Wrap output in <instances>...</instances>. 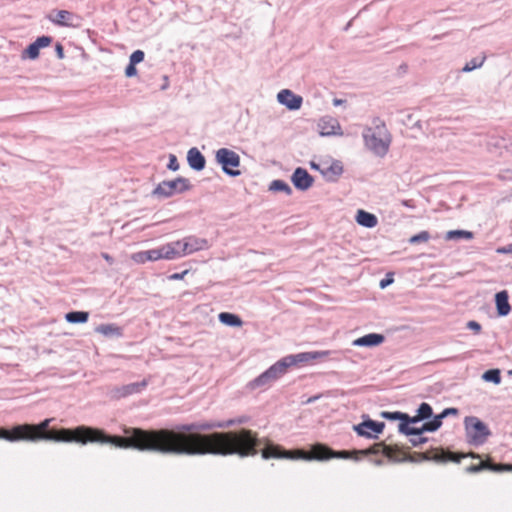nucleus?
I'll return each instance as SVG.
<instances>
[{
  "label": "nucleus",
  "mask_w": 512,
  "mask_h": 512,
  "mask_svg": "<svg viewBox=\"0 0 512 512\" xmlns=\"http://www.w3.org/2000/svg\"><path fill=\"white\" fill-rule=\"evenodd\" d=\"M497 253L499 254H512V244L500 247L497 249Z\"/></svg>",
  "instance_id": "54"
},
{
  "label": "nucleus",
  "mask_w": 512,
  "mask_h": 512,
  "mask_svg": "<svg viewBox=\"0 0 512 512\" xmlns=\"http://www.w3.org/2000/svg\"><path fill=\"white\" fill-rule=\"evenodd\" d=\"M188 273L187 270L180 272V273H173L170 276H168V279L170 280H182L184 276Z\"/></svg>",
  "instance_id": "53"
},
{
  "label": "nucleus",
  "mask_w": 512,
  "mask_h": 512,
  "mask_svg": "<svg viewBox=\"0 0 512 512\" xmlns=\"http://www.w3.org/2000/svg\"><path fill=\"white\" fill-rule=\"evenodd\" d=\"M187 162L191 169L195 171H202L206 165V159L200 150L192 147L187 152Z\"/></svg>",
  "instance_id": "19"
},
{
  "label": "nucleus",
  "mask_w": 512,
  "mask_h": 512,
  "mask_svg": "<svg viewBox=\"0 0 512 512\" xmlns=\"http://www.w3.org/2000/svg\"><path fill=\"white\" fill-rule=\"evenodd\" d=\"M355 220L360 226H363L365 228H374L378 223L376 215L367 212L363 209H359L357 211Z\"/></svg>",
  "instance_id": "24"
},
{
  "label": "nucleus",
  "mask_w": 512,
  "mask_h": 512,
  "mask_svg": "<svg viewBox=\"0 0 512 512\" xmlns=\"http://www.w3.org/2000/svg\"><path fill=\"white\" fill-rule=\"evenodd\" d=\"M481 378L485 382H490L495 385H499L502 381L501 370L498 368L488 369L482 374Z\"/></svg>",
  "instance_id": "31"
},
{
  "label": "nucleus",
  "mask_w": 512,
  "mask_h": 512,
  "mask_svg": "<svg viewBox=\"0 0 512 512\" xmlns=\"http://www.w3.org/2000/svg\"><path fill=\"white\" fill-rule=\"evenodd\" d=\"M430 239V233L428 231H421L418 234L413 235L409 239L410 244H419L427 242Z\"/></svg>",
  "instance_id": "38"
},
{
  "label": "nucleus",
  "mask_w": 512,
  "mask_h": 512,
  "mask_svg": "<svg viewBox=\"0 0 512 512\" xmlns=\"http://www.w3.org/2000/svg\"><path fill=\"white\" fill-rule=\"evenodd\" d=\"M218 319L220 323L229 327H240L243 324V321L240 318V316L230 312H221L218 315Z\"/></svg>",
  "instance_id": "29"
},
{
  "label": "nucleus",
  "mask_w": 512,
  "mask_h": 512,
  "mask_svg": "<svg viewBox=\"0 0 512 512\" xmlns=\"http://www.w3.org/2000/svg\"><path fill=\"white\" fill-rule=\"evenodd\" d=\"M159 260H175L183 257V253L180 250V241H173L157 247Z\"/></svg>",
  "instance_id": "16"
},
{
  "label": "nucleus",
  "mask_w": 512,
  "mask_h": 512,
  "mask_svg": "<svg viewBox=\"0 0 512 512\" xmlns=\"http://www.w3.org/2000/svg\"><path fill=\"white\" fill-rule=\"evenodd\" d=\"M320 173L328 182H336L339 176L343 173V165L340 161L335 160L329 166L320 170Z\"/></svg>",
  "instance_id": "22"
},
{
  "label": "nucleus",
  "mask_w": 512,
  "mask_h": 512,
  "mask_svg": "<svg viewBox=\"0 0 512 512\" xmlns=\"http://www.w3.org/2000/svg\"><path fill=\"white\" fill-rule=\"evenodd\" d=\"M364 146L377 157H384L392 143V135L380 117H373L371 125L363 128Z\"/></svg>",
  "instance_id": "5"
},
{
  "label": "nucleus",
  "mask_w": 512,
  "mask_h": 512,
  "mask_svg": "<svg viewBox=\"0 0 512 512\" xmlns=\"http://www.w3.org/2000/svg\"><path fill=\"white\" fill-rule=\"evenodd\" d=\"M400 68H402V70H405V68H407L406 65H400Z\"/></svg>",
  "instance_id": "62"
},
{
  "label": "nucleus",
  "mask_w": 512,
  "mask_h": 512,
  "mask_svg": "<svg viewBox=\"0 0 512 512\" xmlns=\"http://www.w3.org/2000/svg\"><path fill=\"white\" fill-rule=\"evenodd\" d=\"M360 452L357 450H339L335 451L323 443H316L311 446L308 454L295 456L291 451L286 450L283 446L268 442L264 448L261 449V456L263 459H303L307 461H327L333 458L359 461L358 456Z\"/></svg>",
  "instance_id": "3"
},
{
  "label": "nucleus",
  "mask_w": 512,
  "mask_h": 512,
  "mask_svg": "<svg viewBox=\"0 0 512 512\" xmlns=\"http://www.w3.org/2000/svg\"><path fill=\"white\" fill-rule=\"evenodd\" d=\"M148 385L147 380L133 382L122 386H116L111 390V395L114 398L120 399L133 394L141 393Z\"/></svg>",
  "instance_id": "10"
},
{
  "label": "nucleus",
  "mask_w": 512,
  "mask_h": 512,
  "mask_svg": "<svg viewBox=\"0 0 512 512\" xmlns=\"http://www.w3.org/2000/svg\"><path fill=\"white\" fill-rule=\"evenodd\" d=\"M443 420L438 415H433L430 419L425 420L421 427L418 429V435H422L425 432H435L442 426Z\"/></svg>",
  "instance_id": "26"
},
{
  "label": "nucleus",
  "mask_w": 512,
  "mask_h": 512,
  "mask_svg": "<svg viewBox=\"0 0 512 512\" xmlns=\"http://www.w3.org/2000/svg\"><path fill=\"white\" fill-rule=\"evenodd\" d=\"M53 418H47L38 424H18L25 427L19 435L26 439L20 441L38 442V441H54V442H76L82 445L87 443L111 444L118 448L119 443H123V436L110 435L103 429L80 425L75 428H60L56 431H48Z\"/></svg>",
  "instance_id": "2"
},
{
  "label": "nucleus",
  "mask_w": 512,
  "mask_h": 512,
  "mask_svg": "<svg viewBox=\"0 0 512 512\" xmlns=\"http://www.w3.org/2000/svg\"><path fill=\"white\" fill-rule=\"evenodd\" d=\"M95 332L108 338L123 336V329L116 324H100L95 328Z\"/></svg>",
  "instance_id": "25"
},
{
  "label": "nucleus",
  "mask_w": 512,
  "mask_h": 512,
  "mask_svg": "<svg viewBox=\"0 0 512 512\" xmlns=\"http://www.w3.org/2000/svg\"><path fill=\"white\" fill-rule=\"evenodd\" d=\"M393 282H394L393 274L392 273H388V274H386L385 278H383L380 281L379 286H380L381 289H385L386 287L391 285Z\"/></svg>",
  "instance_id": "47"
},
{
  "label": "nucleus",
  "mask_w": 512,
  "mask_h": 512,
  "mask_svg": "<svg viewBox=\"0 0 512 512\" xmlns=\"http://www.w3.org/2000/svg\"><path fill=\"white\" fill-rule=\"evenodd\" d=\"M180 168L179 162L177 160V157L174 154L169 155V161L167 164V169L175 172L178 171Z\"/></svg>",
  "instance_id": "42"
},
{
  "label": "nucleus",
  "mask_w": 512,
  "mask_h": 512,
  "mask_svg": "<svg viewBox=\"0 0 512 512\" xmlns=\"http://www.w3.org/2000/svg\"><path fill=\"white\" fill-rule=\"evenodd\" d=\"M510 148H511V150H512V138H511V142H510Z\"/></svg>",
  "instance_id": "64"
},
{
  "label": "nucleus",
  "mask_w": 512,
  "mask_h": 512,
  "mask_svg": "<svg viewBox=\"0 0 512 512\" xmlns=\"http://www.w3.org/2000/svg\"><path fill=\"white\" fill-rule=\"evenodd\" d=\"M291 182L299 191H307L314 183L313 176L303 167H297L292 175Z\"/></svg>",
  "instance_id": "11"
},
{
  "label": "nucleus",
  "mask_w": 512,
  "mask_h": 512,
  "mask_svg": "<svg viewBox=\"0 0 512 512\" xmlns=\"http://www.w3.org/2000/svg\"><path fill=\"white\" fill-rule=\"evenodd\" d=\"M458 409L457 408H454V407H449V408H445L442 410V412L439 414V416L441 417V419L443 420L444 418L450 416V415H457L458 414Z\"/></svg>",
  "instance_id": "50"
},
{
  "label": "nucleus",
  "mask_w": 512,
  "mask_h": 512,
  "mask_svg": "<svg viewBox=\"0 0 512 512\" xmlns=\"http://www.w3.org/2000/svg\"><path fill=\"white\" fill-rule=\"evenodd\" d=\"M443 420L438 415H433L430 419L425 420L421 427L418 429V435H422L425 432H435L442 426Z\"/></svg>",
  "instance_id": "28"
},
{
  "label": "nucleus",
  "mask_w": 512,
  "mask_h": 512,
  "mask_svg": "<svg viewBox=\"0 0 512 512\" xmlns=\"http://www.w3.org/2000/svg\"><path fill=\"white\" fill-rule=\"evenodd\" d=\"M55 13V17H51L50 20L58 26L78 27L80 25L81 18L73 12L67 10H57Z\"/></svg>",
  "instance_id": "15"
},
{
  "label": "nucleus",
  "mask_w": 512,
  "mask_h": 512,
  "mask_svg": "<svg viewBox=\"0 0 512 512\" xmlns=\"http://www.w3.org/2000/svg\"><path fill=\"white\" fill-rule=\"evenodd\" d=\"M402 204L405 206V207H408V208H414L415 205L413 203L412 200H403L402 201Z\"/></svg>",
  "instance_id": "59"
},
{
  "label": "nucleus",
  "mask_w": 512,
  "mask_h": 512,
  "mask_svg": "<svg viewBox=\"0 0 512 512\" xmlns=\"http://www.w3.org/2000/svg\"><path fill=\"white\" fill-rule=\"evenodd\" d=\"M146 257L148 261H157L159 260L158 250L157 248L146 250Z\"/></svg>",
  "instance_id": "51"
},
{
  "label": "nucleus",
  "mask_w": 512,
  "mask_h": 512,
  "mask_svg": "<svg viewBox=\"0 0 512 512\" xmlns=\"http://www.w3.org/2000/svg\"><path fill=\"white\" fill-rule=\"evenodd\" d=\"M320 397H321L320 395L312 396V397H310V398L307 400V403H313V402H315L316 400H318Z\"/></svg>",
  "instance_id": "60"
},
{
  "label": "nucleus",
  "mask_w": 512,
  "mask_h": 512,
  "mask_svg": "<svg viewBox=\"0 0 512 512\" xmlns=\"http://www.w3.org/2000/svg\"><path fill=\"white\" fill-rule=\"evenodd\" d=\"M331 354V351H310L302 352L298 354L287 355L276 363L271 365L267 370L261 373L259 376L251 380L247 384V388L255 390L258 388L267 389L276 380L282 377L292 366H296L300 363H308L317 360H324Z\"/></svg>",
  "instance_id": "4"
},
{
  "label": "nucleus",
  "mask_w": 512,
  "mask_h": 512,
  "mask_svg": "<svg viewBox=\"0 0 512 512\" xmlns=\"http://www.w3.org/2000/svg\"><path fill=\"white\" fill-rule=\"evenodd\" d=\"M53 41V37L48 35H42L37 37L34 43L37 45V48L42 49L48 47Z\"/></svg>",
  "instance_id": "40"
},
{
  "label": "nucleus",
  "mask_w": 512,
  "mask_h": 512,
  "mask_svg": "<svg viewBox=\"0 0 512 512\" xmlns=\"http://www.w3.org/2000/svg\"><path fill=\"white\" fill-rule=\"evenodd\" d=\"M132 260L138 264H144L148 262L145 251H139L132 254Z\"/></svg>",
  "instance_id": "43"
},
{
  "label": "nucleus",
  "mask_w": 512,
  "mask_h": 512,
  "mask_svg": "<svg viewBox=\"0 0 512 512\" xmlns=\"http://www.w3.org/2000/svg\"><path fill=\"white\" fill-rule=\"evenodd\" d=\"M180 241V250L183 256L192 254L194 252L207 249L209 247L208 240L196 236H188Z\"/></svg>",
  "instance_id": "12"
},
{
  "label": "nucleus",
  "mask_w": 512,
  "mask_h": 512,
  "mask_svg": "<svg viewBox=\"0 0 512 512\" xmlns=\"http://www.w3.org/2000/svg\"><path fill=\"white\" fill-rule=\"evenodd\" d=\"M416 414L422 421H425V420L430 419L433 416V409L429 403L422 402L418 406V408L416 410Z\"/></svg>",
  "instance_id": "34"
},
{
  "label": "nucleus",
  "mask_w": 512,
  "mask_h": 512,
  "mask_svg": "<svg viewBox=\"0 0 512 512\" xmlns=\"http://www.w3.org/2000/svg\"><path fill=\"white\" fill-rule=\"evenodd\" d=\"M269 190L272 192H283L288 196L293 192L289 184L281 179L273 180L269 185Z\"/></svg>",
  "instance_id": "32"
},
{
  "label": "nucleus",
  "mask_w": 512,
  "mask_h": 512,
  "mask_svg": "<svg viewBox=\"0 0 512 512\" xmlns=\"http://www.w3.org/2000/svg\"><path fill=\"white\" fill-rule=\"evenodd\" d=\"M394 450L395 449L393 447L386 445L385 443L382 442V443L374 444L373 446H370L369 448L359 451V452L363 455H378L381 453L384 456L388 457V459L393 462L404 461V459H399V458L392 456V452Z\"/></svg>",
  "instance_id": "17"
},
{
  "label": "nucleus",
  "mask_w": 512,
  "mask_h": 512,
  "mask_svg": "<svg viewBox=\"0 0 512 512\" xmlns=\"http://www.w3.org/2000/svg\"><path fill=\"white\" fill-rule=\"evenodd\" d=\"M369 461L374 464L375 466H383L385 464V461L381 458L378 459H369Z\"/></svg>",
  "instance_id": "56"
},
{
  "label": "nucleus",
  "mask_w": 512,
  "mask_h": 512,
  "mask_svg": "<svg viewBox=\"0 0 512 512\" xmlns=\"http://www.w3.org/2000/svg\"><path fill=\"white\" fill-rule=\"evenodd\" d=\"M192 189L189 179L179 176L173 180H164L160 182L151 192V196L157 200L171 198L178 194H183Z\"/></svg>",
  "instance_id": "6"
},
{
  "label": "nucleus",
  "mask_w": 512,
  "mask_h": 512,
  "mask_svg": "<svg viewBox=\"0 0 512 512\" xmlns=\"http://www.w3.org/2000/svg\"><path fill=\"white\" fill-rule=\"evenodd\" d=\"M385 340L384 335L379 333H369L362 337L355 339L352 343L353 346L358 347H376L382 344Z\"/></svg>",
  "instance_id": "21"
},
{
  "label": "nucleus",
  "mask_w": 512,
  "mask_h": 512,
  "mask_svg": "<svg viewBox=\"0 0 512 512\" xmlns=\"http://www.w3.org/2000/svg\"><path fill=\"white\" fill-rule=\"evenodd\" d=\"M466 328L478 334L481 332L482 326L479 322L475 320H470L466 324Z\"/></svg>",
  "instance_id": "44"
},
{
  "label": "nucleus",
  "mask_w": 512,
  "mask_h": 512,
  "mask_svg": "<svg viewBox=\"0 0 512 512\" xmlns=\"http://www.w3.org/2000/svg\"><path fill=\"white\" fill-rule=\"evenodd\" d=\"M501 472H512V464L511 463H502Z\"/></svg>",
  "instance_id": "55"
},
{
  "label": "nucleus",
  "mask_w": 512,
  "mask_h": 512,
  "mask_svg": "<svg viewBox=\"0 0 512 512\" xmlns=\"http://www.w3.org/2000/svg\"><path fill=\"white\" fill-rule=\"evenodd\" d=\"M443 420L438 415H433L430 419L425 420L421 427L418 429V435H422L425 432H435L442 426Z\"/></svg>",
  "instance_id": "27"
},
{
  "label": "nucleus",
  "mask_w": 512,
  "mask_h": 512,
  "mask_svg": "<svg viewBox=\"0 0 512 512\" xmlns=\"http://www.w3.org/2000/svg\"><path fill=\"white\" fill-rule=\"evenodd\" d=\"M485 470H489L496 473H501L502 463L484 462Z\"/></svg>",
  "instance_id": "45"
},
{
  "label": "nucleus",
  "mask_w": 512,
  "mask_h": 512,
  "mask_svg": "<svg viewBox=\"0 0 512 512\" xmlns=\"http://www.w3.org/2000/svg\"><path fill=\"white\" fill-rule=\"evenodd\" d=\"M422 421L418 415L410 416L404 412L402 423L398 424V432L405 436L418 435L419 427H413L412 424H416Z\"/></svg>",
  "instance_id": "18"
},
{
  "label": "nucleus",
  "mask_w": 512,
  "mask_h": 512,
  "mask_svg": "<svg viewBox=\"0 0 512 512\" xmlns=\"http://www.w3.org/2000/svg\"><path fill=\"white\" fill-rule=\"evenodd\" d=\"M417 438H411L410 443L413 447H420L422 444H425L428 442V437H424L422 435H417Z\"/></svg>",
  "instance_id": "48"
},
{
  "label": "nucleus",
  "mask_w": 512,
  "mask_h": 512,
  "mask_svg": "<svg viewBox=\"0 0 512 512\" xmlns=\"http://www.w3.org/2000/svg\"><path fill=\"white\" fill-rule=\"evenodd\" d=\"M384 428V422L375 421L370 418H367L354 426V430L359 436L369 439L377 438V435L382 433Z\"/></svg>",
  "instance_id": "9"
},
{
  "label": "nucleus",
  "mask_w": 512,
  "mask_h": 512,
  "mask_svg": "<svg viewBox=\"0 0 512 512\" xmlns=\"http://www.w3.org/2000/svg\"><path fill=\"white\" fill-rule=\"evenodd\" d=\"M221 428L220 421H203L178 424L172 428L143 429L124 426L123 443L118 448L154 452L163 455L204 456L238 455L253 456L269 440L260 439L249 429L229 432L203 433Z\"/></svg>",
  "instance_id": "1"
},
{
  "label": "nucleus",
  "mask_w": 512,
  "mask_h": 512,
  "mask_svg": "<svg viewBox=\"0 0 512 512\" xmlns=\"http://www.w3.org/2000/svg\"><path fill=\"white\" fill-rule=\"evenodd\" d=\"M310 167H311V169L319 171V172H320V170H323V168L321 167L320 164H317L313 161L310 163Z\"/></svg>",
  "instance_id": "58"
},
{
  "label": "nucleus",
  "mask_w": 512,
  "mask_h": 512,
  "mask_svg": "<svg viewBox=\"0 0 512 512\" xmlns=\"http://www.w3.org/2000/svg\"><path fill=\"white\" fill-rule=\"evenodd\" d=\"M495 305L499 317H505L511 312L509 294L506 290L499 291L495 294Z\"/></svg>",
  "instance_id": "20"
},
{
  "label": "nucleus",
  "mask_w": 512,
  "mask_h": 512,
  "mask_svg": "<svg viewBox=\"0 0 512 512\" xmlns=\"http://www.w3.org/2000/svg\"><path fill=\"white\" fill-rule=\"evenodd\" d=\"M380 417L389 421H399L402 423L404 412L401 411H382Z\"/></svg>",
  "instance_id": "37"
},
{
  "label": "nucleus",
  "mask_w": 512,
  "mask_h": 512,
  "mask_svg": "<svg viewBox=\"0 0 512 512\" xmlns=\"http://www.w3.org/2000/svg\"><path fill=\"white\" fill-rule=\"evenodd\" d=\"M24 428L23 426H18V424L13 425L11 428L0 427V439L8 442H19L20 439H26L19 435V432H22Z\"/></svg>",
  "instance_id": "23"
},
{
  "label": "nucleus",
  "mask_w": 512,
  "mask_h": 512,
  "mask_svg": "<svg viewBox=\"0 0 512 512\" xmlns=\"http://www.w3.org/2000/svg\"><path fill=\"white\" fill-rule=\"evenodd\" d=\"M345 103H346V100H344V99H338V98L333 99L334 106H341Z\"/></svg>",
  "instance_id": "57"
},
{
  "label": "nucleus",
  "mask_w": 512,
  "mask_h": 512,
  "mask_svg": "<svg viewBox=\"0 0 512 512\" xmlns=\"http://www.w3.org/2000/svg\"><path fill=\"white\" fill-rule=\"evenodd\" d=\"M137 75L136 64L129 62L125 68V76L128 78L134 77Z\"/></svg>",
  "instance_id": "46"
},
{
  "label": "nucleus",
  "mask_w": 512,
  "mask_h": 512,
  "mask_svg": "<svg viewBox=\"0 0 512 512\" xmlns=\"http://www.w3.org/2000/svg\"><path fill=\"white\" fill-rule=\"evenodd\" d=\"M486 57L485 56H478L472 58L469 62L465 64V66L462 68L463 72H471L477 68L482 67V65L485 62Z\"/></svg>",
  "instance_id": "35"
},
{
  "label": "nucleus",
  "mask_w": 512,
  "mask_h": 512,
  "mask_svg": "<svg viewBox=\"0 0 512 512\" xmlns=\"http://www.w3.org/2000/svg\"><path fill=\"white\" fill-rule=\"evenodd\" d=\"M321 136H342L343 130L339 121L333 117H323L318 123Z\"/></svg>",
  "instance_id": "14"
},
{
  "label": "nucleus",
  "mask_w": 512,
  "mask_h": 512,
  "mask_svg": "<svg viewBox=\"0 0 512 512\" xmlns=\"http://www.w3.org/2000/svg\"><path fill=\"white\" fill-rule=\"evenodd\" d=\"M145 53L142 50H135L129 57V62L139 64L144 60Z\"/></svg>",
  "instance_id": "41"
},
{
  "label": "nucleus",
  "mask_w": 512,
  "mask_h": 512,
  "mask_svg": "<svg viewBox=\"0 0 512 512\" xmlns=\"http://www.w3.org/2000/svg\"><path fill=\"white\" fill-rule=\"evenodd\" d=\"M278 102L290 111L299 110L303 103L302 96L295 94L289 89H282L277 94Z\"/></svg>",
  "instance_id": "13"
},
{
  "label": "nucleus",
  "mask_w": 512,
  "mask_h": 512,
  "mask_svg": "<svg viewBox=\"0 0 512 512\" xmlns=\"http://www.w3.org/2000/svg\"><path fill=\"white\" fill-rule=\"evenodd\" d=\"M485 470V463L484 462H481L479 464H473V465H470L466 468V471L468 473H478V472H481Z\"/></svg>",
  "instance_id": "49"
},
{
  "label": "nucleus",
  "mask_w": 512,
  "mask_h": 512,
  "mask_svg": "<svg viewBox=\"0 0 512 512\" xmlns=\"http://www.w3.org/2000/svg\"><path fill=\"white\" fill-rule=\"evenodd\" d=\"M464 423L467 441L472 445H482L491 434L487 425L475 416H467Z\"/></svg>",
  "instance_id": "7"
},
{
  "label": "nucleus",
  "mask_w": 512,
  "mask_h": 512,
  "mask_svg": "<svg viewBox=\"0 0 512 512\" xmlns=\"http://www.w3.org/2000/svg\"><path fill=\"white\" fill-rule=\"evenodd\" d=\"M89 319L87 311H70L65 314V320L71 324H83Z\"/></svg>",
  "instance_id": "30"
},
{
  "label": "nucleus",
  "mask_w": 512,
  "mask_h": 512,
  "mask_svg": "<svg viewBox=\"0 0 512 512\" xmlns=\"http://www.w3.org/2000/svg\"><path fill=\"white\" fill-rule=\"evenodd\" d=\"M348 28H350V23L346 25L345 30H347Z\"/></svg>",
  "instance_id": "63"
},
{
  "label": "nucleus",
  "mask_w": 512,
  "mask_h": 512,
  "mask_svg": "<svg viewBox=\"0 0 512 512\" xmlns=\"http://www.w3.org/2000/svg\"><path fill=\"white\" fill-rule=\"evenodd\" d=\"M400 68H402V70H405V68H407L406 65H400Z\"/></svg>",
  "instance_id": "61"
},
{
  "label": "nucleus",
  "mask_w": 512,
  "mask_h": 512,
  "mask_svg": "<svg viewBox=\"0 0 512 512\" xmlns=\"http://www.w3.org/2000/svg\"><path fill=\"white\" fill-rule=\"evenodd\" d=\"M247 421H248V417L241 416V417L234 418V419H229V420H226V421H220V423H221V428H229V427L234 426V425L244 424Z\"/></svg>",
  "instance_id": "39"
},
{
  "label": "nucleus",
  "mask_w": 512,
  "mask_h": 512,
  "mask_svg": "<svg viewBox=\"0 0 512 512\" xmlns=\"http://www.w3.org/2000/svg\"><path fill=\"white\" fill-rule=\"evenodd\" d=\"M216 162L221 166L223 172L231 177H237L241 174L238 169L240 166V156L233 150L228 148H220L217 150Z\"/></svg>",
  "instance_id": "8"
},
{
  "label": "nucleus",
  "mask_w": 512,
  "mask_h": 512,
  "mask_svg": "<svg viewBox=\"0 0 512 512\" xmlns=\"http://www.w3.org/2000/svg\"><path fill=\"white\" fill-rule=\"evenodd\" d=\"M473 237L474 234L468 230H450L445 235V239L448 241L460 239L471 240Z\"/></svg>",
  "instance_id": "33"
},
{
  "label": "nucleus",
  "mask_w": 512,
  "mask_h": 512,
  "mask_svg": "<svg viewBox=\"0 0 512 512\" xmlns=\"http://www.w3.org/2000/svg\"><path fill=\"white\" fill-rule=\"evenodd\" d=\"M40 49L37 48V45L32 42L30 43L26 49L23 51V58H28L30 60H35L39 57Z\"/></svg>",
  "instance_id": "36"
},
{
  "label": "nucleus",
  "mask_w": 512,
  "mask_h": 512,
  "mask_svg": "<svg viewBox=\"0 0 512 512\" xmlns=\"http://www.w3.org/2000/svg\"><path fill=\"white\" fill-rule=\"evenodd\" d=\"M55 52L58 59H63L65 57L64 47L59 42H57L55 45Z\"/></svg>",
  "instance_id": "52"
}]
</instances>
